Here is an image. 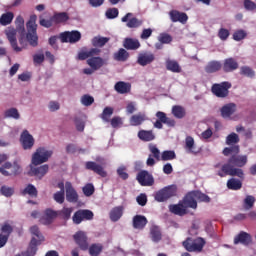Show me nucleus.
<instances>
[{"mask_svg": "<svg viewBox=\"0 0 256 256\" xmlns=\"http://www.w3.org/2000/svg\"><path fill=\"white\" fill-rule=\"evenodd\" d=\"M52 156V150H47L45 147L37 148L32 155L29 175L37 177L38 179H43V177L49 173V165H43V163H47ZM38 165L42 166L37 167Z\"/></svg>", "mask_w": 256, "mask_h": 256, "instance_id": "1", "label": "nucleus"}, {"mask_svg": "<svg viewBox=\"0 0 256 256\" xmlns=\"http://www.w3.org/2000/svg\"><path fill=\"white\" fill-rule=\"evenodd\" d=\"M26 28L28 31L27 34L25 31L18 32V41L21 45V51L27 48V43H29L31 47H37V45H39V36H37V15L30 16L29 21L26 23Z\"/></svg>", "mask_w": 256, "mask_h": 256, "instance_id": "2", "label": "nucleus"}, {"mask_svg": "<svg viewBox=\"0 0 256 256\" xmlns=\"http://www.w3.org/2000/svg\"><path fill=\"white\" fill-rule=\"evenodd\" d=\"M101 53V50L99 48H92L88 51H82L78 54V59L80 61H86L87 65L91 67L92 69L99 71L103 65H105V59L96 56Z\"/></svg>", "mask_w": 256, "mask_h": 256, "instance_id": "3", "label": "nucleus"}, {"mask_svg": "<svg viewBox=\"0 0 256 256\" xmlns=\"http://www.w3.org/2000/svg\"><path fill=\"white\" fill-rule=\"evenodd\" d=\"M16 29L13 27H8L5 30V35L12 47V49L16 53H21V48L17 45V33L25 31V19L22 18V16H17L15 20Z\"/></svg>", "mask_w": 256, "mask_h": 256, "instance_id": "4", "label": "nucleus"}, {"mask_svg": "<svg viewBox=\"0 0 256 256\" xmlns=\"http://www.w3.org/2000/svg\"><path fill=\"white\" fill-rule=\"evenodd\" d=\"M239 145H234L231 147H226L223 149V155L225 157H229L231 155V157L228 159L229 163L232 164V166L234 167H245V165H247L248 162V158L247 155H239Z\"/></svg>", "mask_w": 256, "mask_h": 256, "instance_id": "5", "label": "nucleus"}, {"mask_svg": "<svg viewBox=\"0 0 256 256\" xmlns=\"http://www.w3.org/2000/svg\"><path fill=\"white\" fill-rule=\"evenodd\" d=\"M0 173L4 177H17L23 173V167H21V164L17 160L13 162L6 160L0 166Z\"/></svg>", "mask_w": 256, "mask_h": 256, "instance_id": "6", "label": "nucleus"}, {"mask_svg": "<svg viewBox=\"0 0 256 256\" xmlns=\"http://www.w3.org/2000/svg\"><path fill=\"white\" fill-rule=\"evenodd\" d=\"M175 195H177V186L169 185L156 191L154 193V199L158 203H165V201H169V199L175 197Z\"/></svg>", "mask_w": 256, "mask_h": 256, "instance_id": "7", "label": "nucleus"}, {"mask_svg": "<svg viewBox=\"0 0 256 256\" xmlns=\"http://www.w3.org/2000/svg\"><path fill=\"white\" fill-rule=\"evenodd\" d=\"M182 245L189 253H201L205 247V239L201 237L195 239L188 237Z\"/></svg>", "mask_w": 256, "mask_h": 256, "instance_id": "8", "label": "nucleus"}, {"mask_svg": "<svg viewBox=\"0 0 256 256\" xmlns=\"http://www.w3.org/2000/svg\"><path fill=\"white\" fill-rule=\"evenodd\" d=\"M232 85L230 82L224 81L221 83H215L211 87V91L218 99H227L229 97V89Z\"/></svg>", "mask_w": 256, "mask_h": 256, "instance_id": "9", "label": "nucleus"}, {"mask_svg": "<svg viewBox=\"0 0 256 256\" xmlns=\"http://www.w3.org/2000/svg\"><path fill=\"white\" fill-rule=\"evenodd\" d=\"M95 214L89 209H79L74 212L72 221L74 225H81L83 221H93Z\"/></svg>", "mask_w": 256, "mask_h": 256, "instance_id": "10", "label": "nucleus"}, {"mask_svg": "<svg viewBox=\"0 0 256 256\" xmlns=\"http://www.w3.org/2000/svg\"><path fill=\"white\" fill-rule=\"evenodd\" d=\"M157 120L154 122L155 129H163V124L168 127H175V119L167 117L165 112L158 111L156 112Z\"/></svg>", "mask_w": 256, "mask_h": 256, "instance_id": "11", "label": "nucleus"}, {"mask_svg": "<svg viewBox=\"0 0 256 256\" xmlns=\"http://www.w3.org/2000/svg\"><path fill=\"white\" fill-rule=\"evenodd\" d=\"M136 179L142 187H152V185H155V178H153V174L146 170H141L137 174Z\"/></svg>", "mask_w": 256, "mask_h": 256, "instance_id": "12", "label": "nucleus"}, {"mask_svg": "<svg viewBox=\"0 0 256 256\" xmlns=\"http://www.w3.org/2000/svg\"><path fill=\"white\" fill-rule=\"evenodd\" d=\"M122 23H126L128 29H139L143 26V20L133 16V13L129 12L121 18Z\"/></svg>", "mask_w": 256, "mask_h": 256, "instance_id": "13", "label": "nucleus"}, {"mask_svg": "<svg viewBox=\"0 0 256 256\" xmlns=\"http://www.w3.org/2000/svg\"><path fill=\"white\" fill-rule=\"evenodd\" d=\"M20 143L25 151L33 149L35 145V138L29 133L28 130H24L20 136Z\"/></svg>", "mask_w": 256, "mask_h": 256, "instance_id": "14", "label": "nucleus"}, {"mask_svg": "<svg viewBox=\"0 0 256 256\" xmlns=\"http://www.w3.org/2000/svg\"><path fill=\"white\" fill-rule=\"evenodd\" d=\"M62 43H78L81 41V32L74 30L71 32H63L60 34Z\"/></svg>", "mask_w": 256, "mask_h": 256, "instance_id": "15", "label": "nucleus"}, {"mask_svg": "<svg viewBox=\"0 0 256 256\" xmlns=\"http://www.w3.org/2000/svg\"><path fill=\"white\" fill-rule=\"evenodd\" d=\"M85 169H87V171H93V173H96V175H99L100 177H107V171H105L103 165L98 164L97 162L87 161L85 163Z\"/></svg>", "mask_w": 256, "mask_h": 256, "instance_id": "16", "label": "nucleus"}, {"mask_svg": "<svg viewBox=\"0 0 256 256\" xmlns=\"http://www.w3.org/2000/svg\"><path fill=\"white\" fill-rule=\"evenodd\" d=\"M239 243L244 245V247H249L253 243V236L245 231H241L234 237V245H239Z\"/></svg>", "mask_w": 256, "mask_h": 256, "instance_id": "17", "label": "nucleus"}, {"mask_svg": "<svg viewBox=\"0 0 256 256\" xmlns=\"http://www.w3.org/2000/svg\"><path fill=\"white\" fill-rule=\"evenodd\" d=\"M73 238L82 251H87V249H89V242H87V234H85V232L79 231L74 234Z\"/></svg>", "mask_w": 256, "mask_h": 256, "instance_id": "18", "label": "nucleus"}, {"mask_svg": "<svg viewBox=\"0 0 256 256\" xmlns=\"http://www.w3.org/2000/svg\"><path fill=\"white\" fill-rule=\"evenodd\" d=\"M65 189L66 200L68 203H77V201H79V194H77V191L73 188V184H71V182H66Z\"/></svg>", "mask_w": 256, "mask_h": 256, "instance_id": "19", "label": "nucleus"}, {"mask_svg": "<svg viewBox=\"0 0 256 256\" xmlns=\"http://www.w3.org/2000/svg\"><path fill=\"white\" fill-rule=\"evenodd\" d=\"M169 15L172 23H182V25H185V23L189 21V16H187V13L185 12L172 10L170 11Z\"/></svg>", "mask_w": 256, "mask_h": 256, "instance_id": "20", "label": "nucleus"}, {"mask_svg": "<svg viewBox=\"0 0 256 256\" xmlns=\"http://www.w3.org/2000/svg\"><path fill=\"white\" fill-rule=\"evenodd\" d=\"M155 61V54L151 52L140 53L137 58L138 65L141 67H147V65H151Z\"/></svg>", "mask_w": 256, "mask_h": 256, "instance_id": "21", "label": "nucleus"}, {"mask_svg": "<svg viewBox=\"0 0 256 256\" xmlns=\"http://www.w3.org/2000/svg\"><path fill=\"white\" fill-rule=\"evenodd\" d=\"M149 221L147 220V217L144 215H135L132 219V227L134 229H140L143 230L147 226Z\"/></svg>", "mask_w": 256, "mask_h": 256, "instance_id": "22", "label": "nucleus"}, {"mask_svg": "<svg viewBox=\"0 0 256 256\" xmlns=\"http://www.w3.org/2000/svg\"><path fill=\"white\" fill-rule=\"evenodd\" d=\"M182 204L184 205L186 211H187V209H197V200H196L193 192H189L183 198Z\"/></svg>", "mask_w": 256, "mask_h": 256, "instance_id": "23", "label": "nucleus"}, {"mask_svg": "<svg viewBox=\"0 0 256 256\" xmlns=\"http://www.w3.org/2000/svg\"><path fill=\"white\" fill-rule=\"evenodd\" d=\"M30 233L34 235L30 243L33 247H37V245H40L41 241L44 239L41 231H39V227L37 225L32 226L30 228Z\"/></svg>", "mask_w": 256, "mask_h": 256, "instance_id": "24", "label": "nucleus"}, {"mask_svg": "<svg viewBox=\"0 0 256 256\" xmlns=\"http://www.w3.org/2000/svg\"><path fill=\"white\" fill-rule=\"evenodd\" d=\"M58 215L57 211L46 209L44 216L40 218V223H42V225H51V223H53V219H56Z\"/></svg>", "mask_w": 256, "mask_h": 256, "instance_id": "25", "label": "nucleus"}, {"mask_svg": "<svg viewBox=\"0 0 256 256\" xmlns=\"http://www.w3.org/2000/svg\"><path fill=\"white\" fill-rule=\"evenodd\" d=\"M235 111H237V104L228 103L221 108L220 113L223 119H229V117H231Z\"/></svg>", "mask_w": 256, "mask_h": 256, "instance_id": "26", "label": "nucleus"}, {"mask_svg": "<svg viewBox=\"0 0 256 256\" xmlns=\"http://www.w3.org/2000/svg\"><path fill=\"white\" fill-rule=\"evenodd\" d=\"M222 67L224 73H231L239 69V63H237V60L234 58H228L224 60V64Z\"/></svg>", "mask_w": 256, "mask_h": 256, "instance_id": "27", "label": "nucleus"}, {"mask_svg": "<svg viewBox=\"0 0 256 256\" xmlns=\"http://www.w3.org/2000/svg\"><path fill=\"white\" fill-rule=\"evenodd\" d=\"M114 89L116 93L126 95L127 93H131V83L119 81L114 85Z\"/></svg>", "mask_w": 256, "mask_h": 256, "instance_id": "28", "label": "nucleus"}, {"mask_svg": "<svg viewBox=\"0 0 256 256\" xmlns=\"http://www.w3.org/2000/svg\"><path fill=\"white\" fill-rule=\"evenodd\" d=\"M123 47L127 51H137L141 47V42L135 38H126L124 39Z\"/></svg>", "mask_w": 256, "mask_h": 256, "instance_id": "29", "label": "nucleus"}, {"mask_svg": "<svg viewBox=\"0 0 256 256\" xmlns=\"http://www.w3.org/2000/svg\"><path fill=\"white\" fill-rule=\"evenodd\" d=\"M169 211L170 213H173L174 215H179L180 217H183V215H187V210L182 201H180L178 204H171L169 206Z\"/></svg>", "mask_w": 256, "mask_h": 256, "instance_id": "30", "label": "nucleus"}, {"mask_svg": "<svg viewBox=\"0 0 256 256\" xmlns=\"http://www.w3.org/2000/svg\"><path fill=\"white\" fill-rule=\"evenodd\" d=\"M184 149L187 153H191L192 155H197V153H199V150H197V147L195 146V139L192 136H187L185 138Z\"/></svg>", "mask_w": 256, "mask_h": 256, "instance_id": "31", "label": "nucleus"}, {"mask_svg": "<svg viewBox=\"0 0 256 256\" xmlns=\"http://www.w3.org/2000/svg\"><path fill=\"white\" fill-rule=\"evenodd\" d=\"M233 164L227 161V163L223 164L219 170L216 171V175L218 177H227V175L231 176V171H233Z\"/></svg>", "mask_w": 256, "mask_h": 256, "instance_id": "32", "label": "nucleus"}, {"mask_svg": "<svg viewBox=\"0 0 256 256\" xmlns=\"http://www.w3.org/2000/svg\"><path fill=\"white\" fill-rule=\"evenodd\" d=\"M233 164L227 161V163L223 164L219 170L216 171V175L218 177H227V175L231 176V171H233Z\"/></svg>", "mask_w": 256, "mask_h": 256, "instance_id": "33", "label": "nucleus"}, {"mask_svg": "<svg viewBox=\"0 0 256 256\" xmlns=\"http://www.w3.org/2000/svg\"><path fill=\"white\" fill-rule=\"evenodd\" d=\"M222 68H223V64H221L217 60H212L207 63V65L204 68V71L206 73L211 74V73H217V71H221Z\"/></svg>", "mask_w": 256, "mask_h": 256, "instance_id": "34", "label": "nucleus"}, {"mask_svg": "<svg viewBox=\"0 0 256 256\" xmlns=\"http://www.w3.org/2000/svg\"><path fill=\"white\" fill-rule=\"evenodd\" d=\"M123 217V206H116L111 209L109 218L113 223H117Z\"/></svg>", "mask_w": 256, "mask_h": 256, "instance_id": "35", "label": "nucleus"}, {"mask_svg": "<svg viewBox=\"0 0 256 256\" xmlns=\"http://www.w3.org/2000/svg\"><path fill=\"white\" fill-rule=\"evenodd\" d=\"M138 138L144 142L155 141V133H153V130H140Z\"/></svg>", "mask_w": 256, "mask_h": 256, "instance_id": "36", "label": "nucleus"}, {"mask_svg": "<svg viewBox=\"0 0 256 256\" xmlns=\"http://www.w3.org/2000/svg\"><path fill=\"white\" fill-rule=\"evenodd\" d=\"M166 69L167 71H171V73H181L182 71L179 62H177V60L171 59L166 60Z\"/></svg>", "mask_w": 256, "mask_h": 256, "instance_id": "37", "label": "nucleus"}, {"mask_svg": "<svg viewBox=\"0 0 256 256\" xmlns=\"http://www.w3.org/2000/svg\"><path fill=\"white\" fill-rule=\"evenodd\" d=\"M172 115L176 119H184V117L187 115V110H185V107L181 105H174L172 107Z\"/></svg>", "mask_w": 256, "mask_h": 256, "instance_id": "38", "label": "nucleus"}, {"mask_svg": "<svg viewBox=\"0 0 256 256\" xmlns=\"http://www.w3.org/2000/svg\"><path fill=\"white\" fill-rule=\"evenodd\" d=\"M21 195H29V197L37 198L39 195V192L37 191V188L33 184H28L22 191Z\"/></svg>", "mask_w": 256, "mask_h": 256, "instance_id": "39", "label": "nucleus"}, {"mask_svg": "<svg viewBox=\"0 0 256 256\" xmlns=\"http://www.w3.org/2000/svg\"><path fill=\"white\" fill-rule=\"evenodd\" d=\"M227 187L231 191H239V189H241L243 187V182H241V180L236 179V178H230L227 181Z\"/></svg>", "mask_w": 256, "mask_h": 256, "instance_id": "40", "label": "nucleus"}, {"mask_svg": "<svg viewBox=\"0 0 256 256\" xmlns=\"http://www.w3.org/2000/svg\"><path fill=\"white\" fill-rule=\"evenodd\" d=\"M150 235H151V239H152V241H154V243H159V241H161V239H163V235L161 234V229L158 226L151 227Z\"/></svg>", "mask_w": 256, "mask_h": 256, "instance_id": "41", "label": "nucleus"}, {"mask_svg": "<svg viewBox=\"0 0 256 256\" xmlns=\"http://www.w3.org/2000/svg\"><path fill=\"white\" fill-rule=\"evenodd\" d=\"M89 255L91 256H99L103 253V244L101 243H94L88 247Z\"/></svg>", "mask_w": 256, "mask_h": 256, "instance_id": "42", "label": "nucleus"}, {"mask_svg": "<svg viewBox=\"0 0 256 256\" xmlns=\"http://www.w3.org/2000/svg\"><path fill=\"white\" fill-rule=\"evenodd\" d=\"M14 17L15 15L13 14V12H6L2 14L0 17V25H2L3 27H6V25H11V23H13Z\"/></svg>", "mask_w": 256, "mask_h": 256, "instance_id": "43", "label": "nucleus"}, {"mask_svg": "<svg viewBox=\"0 0 256 256\" xmlns=\"http://www.w3.org/2000/svg\"><path fill=\"white\" fill-rule=\"evenodd\" d=\"M129 59V52L124 48H120L116 53H114V60L115 61H122L125 62Z\"/></svg>", "mask_w": 256, "mask_h": 256, "instance_id": "44", "label": "nucleus"}, {"mask_svg": "<svg viewBox=\"0 0 256 256\" xmlns=\"http://www.w3.org/2000/svg\"><path fill=\"white\" fill-rule=\"evenodd\" d=\"M52 21L54 23H65V22L69 21V14H67V12L55 13L52 16Z\"/></svg>", "mask_w": 256, "mask_h": 256, "instance_id": "45", "label": "nucleus"}, {"mask_svg": "<svg viewBox=\"0 0 256 256\" xmlns=\"http://www.w3.org/2000/svg\"><path fill=\"white\" fill-rule=\"evenodd\" d=\"M255 196L253 195H246V197L243 200V208L246 211H249V209H253L255 207Z\"/></svg>", "mask_w": 256, "mask_h": 256, "instance_id": "46", "label": "nucleus"}, {"mask_svg": "<svg viewBox=\"0 0 256 256\" xmlns=\"http://www.w3.org/2000/svg\"><path fill=\"white\" fill-rule=\"evenodd\" d=\"M143 121H145V114L138 113L131 116L130 125H132L133 127H137L141 125Z\"/></svg>", "mask_w": 256, "mask_h": 256, "instance_id": "47", "label": "nucleus"}, {"mask_svg": "<svg viewBox=\"0 0 256 256\" xmlns=\"http://www.w3.org/2000/svg\"><path fill=\"white\" fill-rule=\"evenodd\" d=\"M107 43H109V38L107 37L95 36L92 39L93 47H105Z\"/></svg>", "mask_w": 256, "mask_h": 256, "instance_id": "48", "label": "nucleus"}, {"mask_svg": "<svg viewBox=\"0 0 256 256\" xmlns=\"http://www.w3.org/2000/svg\"><path fill=\"white\" fill-rule=\"evenodd\" d=\"M195 199L201 203H211V197L201 191H192Z\"/></svg>", "mask_w": 256, "mask_h": 256, "instance_id": "49", "label": "nucleus"}, {"mask_svg": "<svg viewBox=\"0 0 256 256\" xmlns=\"http://www.w3.org/2000/svg\"><path fill=\"white\" fill-rule=\"evenodd\" d=\"M73 213V207H64L60 211H58V216L64 221H69L71 219V214Z\"/></svg>", "mask_w": 256, "mask_h": 256, "instance_id": "50", "label": "nucleus"}, {"mask_svg": "<svg viewBox=\"0 0 256 256\" xmlns=\"http://www.w3.org/2000/svg\"><path fill=\"white\" fill-rule=\"evenodd\" d=\"M4 117L6 119H20L21 114H19V110L17 108H10L4 112Z\"/></svg>", "mask_w": 256, "mask_h": 256, "instance_id": "51", "label": "nucleus"}, {"mask_svg": "<svg viewBox=\"0 0 256 256\" xmlns=\"http://www.w3.org/2000/svg\"><path fill=\"white\" fill-rule=\"evenodd\" d=\"M173 159H177V154L173 150H165L162 152L161 161H173Z\"/></svg>", "mask_w": 256, "mask_h": 256, "instance_id": "52", "label": "nucleus"}, {"mask_svg": "<svg viewBox=\"0 0 256 256\" xmlns=\"http://www.w3.org/2000/svg\"><path fill=\"white\" fill-rule=\"evenodd\" d=\"M1 231H2V235L4 237H7V239H9V237H11V233H13V226H11V224L6 222L2 225Z\"/></svg>", "mask_w": 256, "mask_h": 256, "instance_id": "53", "label": "nucleus"}, {"mask_svg": "<svg viewBox=\"0 0 256 256\" xmlns=\"http://www.w3.org/2000/svg\"><path fill=\"white\" fill-rule=\"evenodd\" d=\"M230 177H238L239 179H245V172H243V169L237 168V166H233Z\"/></svg>", "mask_w": 256, "mask_h": 256, "instance_id": "54", "label": "nucleus"}, {"mask_svg": "<svg viewBox=\"0 0 256 256\" xmlns=\"http://www.w3.org/2000/svg\"><path fill=\"white\" fill-rule=\"evenodd\" d=\"M111 115H113V108L111 107H106L104 108L102 114H101V119L105 121L106 123H109L111 119Z\"/></svg>", "mask_w": 256, "mask_h": 256, "instance_id": "55", "label": "nucleus"}, {"mask_svg": "<svg viewBox=\"0 0 256 256\" xmlns=\"http://www.w3.org/2000/svg\"><path fill=\"white\" fill-rule=\"evenodd\" d=\"M240 75H244L245 77L253 78L255 77V71L251 69L249 66H242L240 68Z\"/></svg>", "mask_w": 256, "mask_h": 256, "instance_id": "56", "label": "nucleus"}, {"mask_svg": "<svg viewBox=\"0 0 256 256\" xmlns=\"http://www.w3.org/2000/svg\"><path fill=\"white\" fill-rule=\"evenodd\" d=\"M236 143H239V135H237L235 132L226 137V145H236Z\"/></svg>", "mask_w": 256, "mask_h": 256, "instance_id": "57", "label": "nucleus"}, {"mask_svg": "<svg viewBox=\"0 0 256 256\" xmlns=\"http://www.w3.org/2000/svg\"><path fill=\"white\" fill-rule=\"evenodd\" d=\"M82 191L86 197H91V195L95 193V186H93L91 183H88L82 188Z\"/></svg>", "mask_w": 256, "mask_h": 256, "instance_id": "58", "label": "nucleus"}, {"mask_svg": "<svg viewBox=\"0 0 256 256\" xmlns=\"http://www.w3.org/2000/svg\"><path fill=\"white\" fill-rule=\"evenodd\" d=\"M81 103L82 105H84L85 107H90V105H93V103H95V98H93L90 95H83L81 97Z\"/></svg>", "mask_w": 256, "mask_h": 256, "instance_id": "59", "label": "nucleus"}, {"mask_svg": "<svg viewBox=\"0 0 256 256\" xmlns=\"http://www.w3.org/2000/svg\"><path fill=\"white\" fill-rule=\"evenodd\" d=\"M1 195H4V197H12V195L15 193V189L9 186H2L0 188Z\"/></svg>", "mask_w": 256, "mask_h": 256, "instance_id": "60", "label": "nucleus"}, {"mask_svg": "<svg viewBox=\"0 0 256 256\" xmlns=\"http://www.w3.org/2000/svg\"><path fill=\"white\" fill-rule=\"evenodd\" d=\"M158 40L160 43L169 45V43H171V41H173V37H171V35H169L167 33H161L158 37Z\"/></svg>", "mask_w": 256, "mask_h": 256, "instance_id": "61", "label": "nucleus"}, {"mask_svg": "<svg viewBox=\"0 0 256 256\" xmlns=\"http://www.w3.org/2000/svg\"><path fill=\"white\" fill-rule=\"evenodd\" d=\"M106 17H107V19H116V17H119V9L109 8L106 11Z\"/></svg>", "mask_w": 256, "mask_h": 256, "instance_id": "62", "label": "nucleus"}, {"mask_svg": "<svg viewBox=\"0 0 256 256\" xmlns=\"http://www.w3.org/2000/svg\"><path fill=\"white\" fill-rule=\"evenodd\" d=\"M245 37H247V32H245V30H237L233 34L234 41H243Z\"/></svg>", "mask_w": 256, "mask_h": 256, "instance_id": "63", "label": "nucleus"}, {"mask_svg": "<svg viewBox=\"0 0 256 256\" xmlns=\"http://www.w3.org/2000/svg\"><path fill=\"white\" fill-rule=\"evenodd\" d=\"M149 151L152 153L153 157H155L156 161L161 159V151H159L156 145H150Z\"/></svg>", "mask_w": 256, "mask_h": 256, "instance_id": "64", "label": "nucleus"}]
</instances>
